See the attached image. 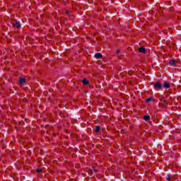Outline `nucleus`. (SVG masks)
I'll return each mask as SVG.
<instances>
[{"mask_svg":"<svg viewBox=\"0 0 181 181\" xmlns=\"http://www.w3.org/2000/svg\"><path fill=\"white\" fill-rule=\"evenodd\" d=\"M83 84H84V86H88V84H90V82L88 81H87V79L84 78L82 81Z\"/></svg>","mask_w":181,"mask_h":181,"instance_id":"7ed1b4c3","label":"nucleus"},{"mask_svg":"<svg viewBox=\"0 0 181 181\" xmlns=\"http://www.w3.org/2000/svg\"><path fill=\"white\" fill-rule=\"evenodd\" d=\"M146 103H151V101H153V98H147L146 99Z\"/></svg>","mask_w":181,"mask_h":181,"instance_id":"9b49d317","label":"nucleus"},{"mask_svg":"<svg viewBox=\"0 0 181 181\" xmlns=\"http://www.w3.org/2000/svg\"><path fill=\"white\" fill-rule=\"evenodd\" d=\"M93 170H94V172H97V170H95V169H93Z\"/></svg>","mask_w":181,"mask_h":181,"instance_id":"f3484780","label":"nucleus"},{"mask_svg":"<svg viewBox=\"0 0 181 181\" xmlns=\"http://www.w3.org/2000/svg\"><path fill=\"white\" fill-rule=\"evenodd\" d=\"M91 173H92V171H91V170H90L88 171V174H89V175H91Z\"/></svg>","mask_w":181,"mask_h":181,"instance_id":"dca6fc26","label":"nucleus"},{"mask_svg":"<svg viewBox=\"0 0 181 181\" xmlns=\"http://www.w3.org/2000/svg\"><path fill=\"white\" fill-rule=\"evenodd\" d=\"M13 28H21V22L16 21V23H12Z\"/></svg>","mask_w":181,"mask_h":181,"instance_id":"f03ea898","label":"nucleus"},{"mask_svg":"<svg viewBox=\"0 0 181 181\" xmlns=\"http://www.w3.org/2000/svg\"><path fill=\"white\" fill-rule=\"evenodd\" d=\"M101 129V128L100 127V126H96L95 128V132H100V130Z\"/></svg>","mask_w":181,"mask_h":181,"instance_id":"9d476101","label":"nucleus"},{"mask_svg":"<svg viewBox=\"0 0 181 181\" xmlns=\"http://www.w3.org/2000/svg\"><path fill=\"white\" fill-rule=\"evenodd\" d=\"M95 57L96 59H101V57H103V54H101V53H96V54H95Z\"/></svg>","mask_w":181,"mask_h":181,"instance_id":"20e7f679","label":"nucleus"},{"mask_svg":"<svg viewBox=\"0 0 181 181\" xmlns=\"http://www.w3.org/2000/svg\"><path fill=\"white\" fill-rule=\"evenodd\" d=\"M25 81H26V79L25 78H21L19 81L20 84H25Z\"/></svg>","mask_w":181,"mask_h":181,"instance_id":"0eeeda50","label":"nucleus"},{"mask_svg":"<svg viewBox=\"0 0 181 181\" xmlns=\"http://www.w3.org/2000/svg\"><path fill=\"white\" fill-rule=\"evenodd\" d=\"M144 121H149V119H151V116H149V115H145V116L144 117Z\"/></svg>","mask_w":181,"mask_h":181,"instance_id":"1a4fd4ad","label":"nucleus"},{"mask_svg":"<svg viewBox=\"0 0 181 181\" xmlns=\"http://www.w3.org/2000/svg\"><path fill=\"white\" fill-rule=\"evenodd\" d=\"M164 88H170V85L168 83L165 82L163 85Z\"/></svg>","mask_w":181,"mask_h":181,"instance_id":"39448f33","label":"nucleus"},{"mask_svg":"<svg viewBox=\"0 0 181 181\" xmlns=\"http://www.w3.org/2000/svg\"><path fill=\"white\" fill-rule=\"evenodd\" d=\"M37 172L38 173H40V172H42V169H40V168L37 169Z\"/></svg>","mask_w":181,"mask_h":181,"instance_id":"4468645a","label":"nucleus"},{"mask_svg":"<svg viewBox=\"0 0 181 181\" xmlns=\"http://www.w3.org/2000/svg\"><path fill=\"white\" fill-rule=\"evenodd\" d=\"M66 13H69V11H66Z\"/></svg>","mask_w":181,"mask_h":181,"instance_id":"a211bd4d","label":"nucleus"},{"mask_svg":"<svg viewBox=\"0 0 181 181\" xmlns=\"http://www.w3.org/2000/svg\"><path fill=\"white\" fill-rule=\"evenodd\" d=\"M170 177H172L171 175H168V176L166 177V180L170 181Z\"/></svg>","mask_w":181,"mask_h":181,"instance_id":"f8f14e48","label":"nucleus"},{"mask_svg":"<svg viewBox=\"0 0 181 181\" xmlns=\"http://www.w3.org/2000/svg\"><path fill=\"white\" fill-rule=\"evenodd\" d=\"M139 53H145V48L144 47H141L139 48Z\"/></svg>","mask_w":181,"mask_h":181,"instance_id":"423d86ee","label":"nucleus"},{"mask_svg":"<svg viewBox=\"0 0 181 181\" xmlns=\"http://www.w3.org/2000/svg\"><path fill=\"white\" fill-rule=\"evenodd\" d=\"M168 105V102L165 101L163 104V107H166Z\"/></svg>","mask_w":181,"mask_h":181,"instance_id":"ddd939ff","label":"nucleus"},{"mask_svg":"<svg viewBox=\"0 0 181 181\" xmlns=\"http://www.w3.org/2000/svg\"><path fill=\"white\" fill-rule=\"evenodd\" d=\"M116 52H117V53H120V52H121V50L117 49Z\"/></svg>","mask_w":181,"mask_h":181,"instance_id":"2eb2a0df","label":"nucleus"},{"mask_svg":"<svg viewBox=\"0 0 181 181\" xmlns=\"http://www.w3.org/2000/svg\"><path fill=\"white\" fill-rule=\"evenodd\" d=\"M154 87L158 90H160V88H162V84L160 83V82H157L154 84Z\"/></svg>","mask_w":181,"mask_h":181,"instance_id":"f257e3e1","label":"nucleus"},{"mask_svg":"<svg viewBox=\"0 0 181 181\" xmlns=\"http://www.w3.org/2000/svg\"><path fill=\"white\" fill-rule=\"evenodd\" d=\"M168 64H170V66H175V64H176V61L175 60L170 61L168 62Z\"/></svg>","mask_w":181,"mask_h":181,"instance_id":"6e6552de","label":"nucleus"}]
</instances>
